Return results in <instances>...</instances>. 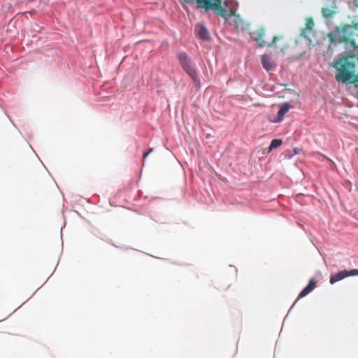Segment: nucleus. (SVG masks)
Listing matches in <instances>:
<instances>
[{"mask_svg":"<svg viewBox=\"0 0 358 358\" xmlns=\"http://www.w3.org/2000/svg\"><path fill=\"white\" fill-rule=\"evenodd\" d=\"M338 73L336 79L343 83H353L358 86V74H356L357 58L346 56L339 59L334 65Z\"/></svg>","mask_w":358,"mask_h":358,"instance_id":"f257e3e1","label":"nucleus"},{"mask_svg":"<svg viewBox=\"0 0 358 358\" xmlns=\"http://www.w3.org/2000/svg\"><path fill=\"white\" fill-rule=\"evenodd\" d=\"M313 31V18L310 17L306 19V26L301 29L299 38L290 47L291 53L295 58L302 57L310 48L311 39L310 36Z\"/></svg>","mask_w":358,"mask_h":358,"instance_id":"f03ea898","label":"nucleus"},{"mask_svg":"<svg viewBox=\"0 0 358 358\" xmlns=\"http://www.w3.org/2000/svg\"><path fill=\"white\" fill-rule=\"evenodd\" d=\"M355 32L352 27L350 24H345L338 27L334 32L329 34L331 42L343 43L346 49L350 52L358 51V45L354 39Z\"/></svg>","mask_w":358,"mask_h":358,"instance_id":"7ed1b4c3","label":"nucleus"},{"mask_svg":"<svg viewBox=\"0 0 358 358\" xmlns=\"http://www.w3.org/2000/svg\"><path fill=\"white\" fill-rule=\"evenodd\" d=\"M199 7L203 8L206 10L212 9L215 10L219 15L227 18L228 16L232 15V13H228V11L222 6L221 0H208L203 5H199Z\"/></svg>","mask_w":358,"mask_h":358,"instance_id":"20e7f679","label":"nucleus"},{"mask_svg":"<svg viewBox=\"0 0 358 358\" xmlns=\"http://www.w3.org/2000/svg\"><path fill=\"white\" fill-rule=\"evenodd\" d=\"M178 57L183 69L194 80L197 79V73L195 69L192 66L191 62L187 55L184 52L178 54Z\"/></svg>","mask_w":358,"mask_h":358,"instance_id":"39448f33","label":"nucleus"},{"mask_svg":"<svg viewBox=\"0 0 358 358\" xmlns=\"http://www.w3.org/2000/svg\"><path fill=\"white\" fill-rule=\"evenodd\" d=\"M264 32L263 30H260L259 32H258V34H257V37L256 38V41L259 43V45L260 46H264V45H268V46H271V45H275V47H277V42L278 41H281L282 40V37H278V36H274L272 39V41L271 43H267L266 41H265L264 40Z\"/></svg>","mask_w":358,"mask_h":358,"instance_id":"423d86ee","label":"nucleus"},{"mask_svg":"<svg viewBox=\"0 0 358 358\" xmlns=\"http://www.w3.org/2000/svg\"><path fill=\"white\" fill-rule=\"evenodd\" d=\"M290 108H291V106L289 103H282L278 112L276 119L272 120V122H275V123L280 122L282 120L284 115L289 111Z\"/></svg>","mask_w":358,"mask_h":358,"instance_id":"0eeeda50","label":"nucleus"},{"mask_svg":"<svg viewBox=\"0 0 358 358\" xmlns=\"http://www.w3.org/2000/svg\"><path fill=\"white\" fill-rule=\"evenodd\" d=\"M351 271H347L345 270L340 271L331 276L329 282L331 284H334L338 281L344 279L346 277L351 276Z\"/></svg>","mask_w":358,"mask_h":358,"instance_id":"6e6552de","label":"nucleus"},{"mask_svg":"<svg viewBox=\"0 0 358 358\" xmlns=\"http://www.w3.org/2000/svg\"><path fill=\"white\" fill-rule=\"evenodd\" d=\"M262 64L266 71L273 70L275 68V64L272 59L267 55H263L262 57Z\"/></svg>","mask_w":358,"mask_h":358,"instance_id":"1a4fd4ad","label":"nucleus"},{"mask_svg":"<svg viewBox=\"0 0 358 358\" xmlns=\"http://www.w3.org/2000/svg\"><path fill=\"white\" fill-rule=\"evenodd\" d=\"M196 30L199 37L203 40L209 38V33L208 29L203 25H197Z\"/></svg>","mask_w":358,"mask_h":358,"instance_id":"9d476101","label":"nucleus"},{"mask_svg":"<svg viewBox=\"0 0 358 358\" xmlns=\"http://www.w3.org/2000/svg\"><path fill=\"white\" fill-rule=\"evenodd\" d=\"M313 289V278L310 279L308 285L299 294V298H303Z\"/></svg>","mask_w":358,"mask_h":358,"instance_id":"9b49d317","label":"nucleus"},{"mask_svg":"<svg viewBox=\"0 0 358 358\" xmlns=\"http://www.w3.org/2000/svg\"><path fill=\"white\" fill-rule=\"evenodd\" d=\"M322 16L324 17V18H329L330 17H332L335 12L334 10H332L331 8H327V7H323L322 8Z\"/></svg>","mask_w":358,"mask_h":358,"instance_id":"f8f14e48","label":"nucleus"},{"mask_svg":"<svg viewBox=\"0 0 358 358\" xmlns=\"http://www.w3.org/2000/svg\"><path fill=\"white\" fill-rule=\"evenodd\" d=\"M282 143V141L281 139H273L272 140L270 145H269V150H272L273 149L278 148L280 147Z\"/></svg>","mask_w":358,"mask_h":358,"instance_id":"ddd939ff","label":"nucleus"},{"mask_svg":"<svg viewBox=\"0 0 358 358\" xmlns=\"http://www.w3.org/2000/svg\"><path fill=\"white\" fill-rule=\"evenodd\" d=\"M352 27V30L354 31L355 30H358V22L357 23H353L352 25H351Z\"/></svg>","mask_w":358,"mask_h":358,"instance_id":"4468645a","label":"nucleus"},{"mask_svg":"<svg viewBox=\"0 0 358 358\" xmlns=\"http://www.w3.org/2000/svg\"><path fill=\"white\" fill-rule=\"evenodd\" d=\"M351 275H358V269L351 270Z\"/></svg>","mask_w":358,"mask_h":358,"instance_id":"2eb2a0df","label":"nucleus"},{"mask_svg":"<svg viewBox=\"0 0 358 358\" xmlns=\"http://www.w3.org/2000/svg\"><path fill=\"white\" fill-rule=\"evenodd\" d=\"M149 155V152H146L143 154V157L145 158Z\"/></svg>","mask_w":358,"mask_h":358,"instance_id":"dca6fc26","label":"nucleus"},{"mask_svg":"<svg viewBox=\"0 0 358 358\" xmlns=\"http://www.w3.org/2000/svg\"><path fill=\"white\" fill-rule=\"evenodd\" d=\"M153 151V149L152 148H150L148 152H149V155L152 153V152Z\"/></svg>","mask_w":358,"mask_h":358,"instance_id":"f3484780","label":"nucleus"},{"mask_svg":"<svg viewBox=\"0 0 358 358\" xmlns=\"http://www.w3.org/2000/svg\"><path fill=\"white\" fill-rule=\"evenodd\" d=\"M153 151V149L152 148H150L148 152H149V155L152 153V152Z\"/></svg>","mask_w":358,"mask_h":358,"instance_id":"a211bd4d","label":"nucleus"},{"mask_svg":"<svg viewBox=\"0 0 358 358\" xmlns=\"http://www.w3.org/2000/svg\"><path fill=\"white\" fill-rule=\"evenodd\" d=\"M355 3L357 7H358V0H355Z\"/></svg>","mask_w":358,"mask_h":358,"instance_id":"6ab92c4d","label":"nucleus"},{"mask_svg":"<svg viewBox=\"0 0 358 358\" xmlns=\"http://www.w3.org/2000/svg\"><path fill=\"white\" fill-rule=\"evenodd\" d=\"M280 51L284 52L285 51V48H280Z\"/></svg>","mask_w":358,"mask_h":358,"instance_id":"aec40b11","label":"nucleus"},{"mask_svg":"<svg viewBox=\"0 0 358 358\" xmlns=\"http://www.w3.org/2000/svg\"><path fill=\"white\" fill-rule=\"evenodd\" d=\"M300 298H297V299L295 300V303L298 301V299H299Z\"/></svg>","mask_w":358,"mask_h":358,"instance_id":"412c9836","label":"nucleus"},{"mask_svg":"<svg viewBox=\"0 0 358 358\" xmlns=\"http://www.w3.org/2000/svg\"><path fill=\"white\" fill-rule=\"evenodd\" d=\"M300 298H297V299L295 300V303L298 301V299H299Z\"/></svg>","mask_w":358,"mask_h":358,"instance_id":"4be33fe9","label":"nucleus"},{"mask_svg":"<svg viewBox=\"0 0 358 358\" xmlns=\"http://www.w3.org/2000/svg\"><path fill=\"white\" fill-rule=\"evenodd\" d=\"M357 62H358V59H357Z\"/></svg>","mask_w":358,"mask_h":358,"instance_id":"5701e85b","label":"nucleus"},{"mask_svg":"<svg viewBox=\"0 0 358 358\" xmlns=\"http://www.w3.org/2000/svg\"><path fill=\"white\" fill-rule=\"evenodd\" d=\"M357 62H358V59H357Z\"/></svg>","mask_w":358,"mask_h":358,"instance_id":"b1692460","label":"nucleus"}]
</instances>
